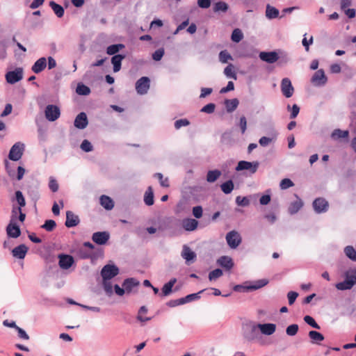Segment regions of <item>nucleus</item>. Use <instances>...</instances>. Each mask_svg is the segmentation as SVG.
<instances>
[{
	"label": "nucleus",
	"mask_w": 356,
	"mask_h": 356,
	"mask_svg": "<svg viewBox=\"0 0 356 356\" xmlns=\"http://www.w3.org/2000/svg\"><path fill=\"white\" fill-rule=\"evenodd\" d=\"M355 284H356V268L347 270L345 273V280L337 283L336 288L341 291L348 290Z\"/></svg>",
	"instance_id": "f257e3e1"
},
{
	"label": "nucleus",
	"mask_w": 356,
	"mask_h": 356,
	"mask_svg": "<svg viewBox=\"0 0 356 356\" xmlns=\"http://www.w3.org/2000/svg\"><path fill=\"white\" fill-rule=\"evenodd\" d=\"M268 283V280L267 279H261L257 281H254L252 282V284H245V285H236L234 287V290L235 291L238 292H246L249 291H254L259 289L266 285H267Z\"/></svg>",
	"instance_id": "f03ea898"
},
{
	"label": "nucleus",
	"mask_w": 356,
	"mask_h": 356,
	"mask_svg": "<svg viewBox=\"0 0 356 356\" xmlns=\"http://www.w3.org/2000/svg\"><path fill=\"white\" fill-rule=\"evenodd\" d=\"M225 239L228 246L231 249H236L242 242L241 234L236 230L227 232Z\"/></svg>",
	"instance_id": "7ed1b4c3"
},
{
	"label": "nucleus",
	"mask_w": 356,
	"mask_h": 356,
	"mask_svg": "<svg viewBox=\"0 0 356 356\" xmlns=\"http://www.w3.org/2000/svg\"><path fill=\"white\" fill-rule=\"evenodd\" d=\"M24 149V145L22 143H16L11 147L8 157L10 160L17 161H19L22 155Z\"/></svg>",
	"instance_id": "20e7f679"
},
{
	"label": "nucleus",
	"mask_w": 356,
	"mask_h": 356,
	"mask_svg": "<svg viewBox=\"0 0 356 356\" xmlns=\"http://www.w3.org/2000/svg\"><path fill=\"white\" fill-rule=\"evenodd\" d=\"M119 273V268L113 264L104 266L101 270L103 280H111Z\"/></svg>",
	"instance_id": "39448f33"
},
{
	"label": "nucleus",
	"mask_w": 356,
	"mask_h": 356,
	"mask_svg": "<svg viewBox=\"0 0 356 356\" xmlns=\"http://www.w3.org/2000/svg\"><path fill=\"white\" fill-rule=\"evenodd\" d=\"M5 76L8 83L14 84L23 79V69L18 67L13 71L8 72Z\"/></svg>",
	"instance_id": "423d86ee"
},
{
	"label": "nucleus",
	"mask_w": 356,
	"mask_h": 356,
	"mask_svg": "<svg viewBox=\"0 0 356 356\" xmlns=\"http://www.w3.org/2000/svg\"><path fill=\"white\" fill-rule=\"evenodd\" d=\"M44 114L49 121L53 122L60 117V111L57 106L50 104L47 106Z\"/></svg>",
	"instance_id": "0eeeda50"
},
{
	"label": "nucleus",
	"mask_w": 356,
	"mask_h": 356,
	"mask_svg": "<svg viewBox=\"0 0 356 356\" xmlns=\"http://www.w3.org/2000/svg\"><path fill=\"white\" fill-rule=\"evenodd\" d=\"M259 167V162H249L246 161H241L238 163L236 167V171H241L244 170H250L252 173L256 172Z\"/></svg>",
	"instance_id": "6e6552de"
},
{
	"label": "nucleus",
	"mask_w": 356,
	"mask_h": 356,
	"mask_svg": "<svg viewBox=\"0 0 356 356\" xmlns=\"http://www.w3.org/2000/svg\"><path fill=\"white\" fill-rule=\"evenodd\" d=\"M280 86L281 91L285 97L289 98L292 97L294 92V88L289 78H284L281 81Z\"/></svg>",
	"instance_id": "1a4fd4ad"
},
{
	"label": "nucleus",
	"mask_w": 356,
	"mask_h": 356,
	"mask_svg": "<svg viewBox=\"0 0 356 356\" xmlns=\"http://www.w3.org/2000/svg\"><path fill=\"white\" fill-rule=\"evenodd\" d=\"M149 88V79L148 77L143 76L136 83V89L138 94L145 95Z\"/></svg>",
	"instance_id": "9d476101"
},
{
	"label": "nucleus",
	"mask_w": 356,
	"mask_h": 356,
	"mask_svg": "<svg viewBox=\"0 0 356 356\" xmlns=\"http://www.w3.org/2000/svg\"><path fill=\"white\" fill-rule=\"evenodd\" d=\"M327 81L323 70H317L312 77L311 82L315 86H323Z\"/></svg>",
	"instance_id": "9b49d317"
},
{
	"label": "nucleus",
	"mask_w": 356,
	"mask_h": 356,
	"mask_svg": "<svg viewBox=\"0 0 356 356\" xmlns=\"http://www.w3.org/2000/svg\"><path fill=\"white\" fill-rule=\"evenodd\" d=\"M328 202L324 198H316L313 202V207L314 211L318 213H324L328 209Z\"/></svg>",
	"instance_id": "f8f14e48"
},
{
	"label": "nucleus",
	"mask_w": 356,
	"mask_h": 356,
	"mask_svg": "<svg viewBox=\"0 0 356 356\" xmlns=\"http://www.w3.org/2000/svg\"><path fill=\"white\" fill-rule=\"evenodd\" d=\"M110 238V234L107 232H97L92 234V241L98 245H104Z\"/></svg>",
	"instance_id": "ddd939ff"
},
{
	"label": "nucleus",
	"mask_w": 356,
	"mask_h": 356,
	"mask_svg": "<svg viewBox=\"0 0 356 356\" xmlns=\"http://www.w3.org/2000/svg\"><path fill=\"white\" fill-rule=\"evenodd\" d=\"M259 56L261 60L270 64L275 63L279 59L278 54L275 51H261Z\"/></svg>",
	"instance_id": "4468645a"
},
{
	"label": "nucleus",
	"mask_w": 356,
	"mask_h": 356,
	"mask_svg": "<svg viewBox=\"0 0 356 356\" xmlns=\"http://www.w3.org/2000/svg\"><path fill=\"white\" fill-rule=\"evenodd\" d=\"M6 233L9 237L16 238L21 234V230L18 225L13 222V219L6 227Z\"/></svg>",
	"instance_id": "2eb2a0df"
},
{
	"label": "nucleus",
	"mask_w": 356,
	"mask_h": 356,
	"mask_svg": "<svg viewBox=\"0 0 356 356\" xmlns=\"http://www.w3.org/2000/svg\"><path fill=\"white\" fill-rule=\"evenodd\" d=\"M58 258H59V262H58L59 266L62 269H65V270L70 268L74 261V258L72 256L67 255V254H60L58 256Z\"/></svg>",
	"instance_id": "dca6fc26"
},
{
	"label": "nucleus",
	"mask_w": 356,
	"mask_h": 356,
	"mask_svg": "<svg viewBox=\"0 0 356 356\" xmlns=\"http://www.w3.org/2000/svg\"><path fill=\"white\" fill-rule=\"evenodd\" d=\"M181 257L186 260V263L189 264L190 262H193L196 258V254L188 245L183 246Z\"/></svg>",
	"instance_id": "f3484780"
},
{
	"label": "nucleus",
	"mask_w": 356,
	"mask_h": 356,
	"mask_svg": "<svg viewBox=\"0 0 356 356\" xmlns=\"http://www.w3.org/2000/svg\"><path fill=\"white\" fill-rule=\"evenodd\" d=\"M88 124L87 115L85 113H80L75 118L74 124L79 129H85Z\"/></svg>",
	"instance_id": "a211bd4d"
},
{
	"label": "nucleus",
	"mask_w": 356,
	"mask_h": 356,
	"mask_svg": "<svg viewBox=\"0 0 356 356\" xmlns=\"http://www.w3.org/2000/svg\"><path fill=\"white\" fill-rule=\"evenodd\" d=\"M182 227L188 232L195 230L198 226V221L193 218H185L181 222Z\"/></svg>",
	"instance_id": "6ab92c4d"
},
{
	"label": "nucleus",
	"mask_w": 356,
	"mask_h": 356,
	"mask_svg": "<svg viewBox=\"0 0 356 356\" xmlns=\"http://www.w3.org/2000/svg\"><path fill=\"white\" fill-rule=\"evenodd\" d=\"M79 222L78 216L75 215L72 211H67L66 212V221L65 226L67 227H72L76 226Z\"/></svg>",
	"instance_id": "aec40b11"
},
{
	"label": "nucleus",
	"mask_w": 356,
	"mask_h": 356,
	"mask_svg": "<svg viewBox=\"0 0 356 356\" xmlns=\"http://www.w3.org/2000/svg\"><path fill=\"white\" fill-rule=\"evenodd\" d=\"M27 251H28V248L25 245L22 244V245H19L15 247L12 250V254L15 258L22 259L25 257V256L27 253Z\"/></svg>",
	"instance_id": "412c9836"
},
{
	"label": "nucleus",
	"mask_w": 356,
	"mask_h": 356,
	"mask_svg": "<svg viewBox=\"0 0 356 356\" xmlns=\"http://www.w3.org/2000/svg\"><path fill=\"white\" fill-rule=\"evenodd\" d=\"M257 327L262 334L266 335L273 334L276 330V325L274 323L258 324Z\"/></svg>",
	"instance_id": "4be33fe9"
},
{
	"label": "nucleus",
	"mask_w": 356,
	"mask_h": 356,
	"mask_svg": "<svg viewBox=\"0 0 356 356\" xmlns=\"http://www.w3.org/2000/svg\"><path fill=\"white\" fill-rule=\"evenodd\" d=\"M47 66V59L44 57H42L37 60L31 67L33 72L38 74L41 72Z\"/></svg>",
	"instance_id": "5701e85b"
},
{
	"label": "nucleus",
	"mask_w": 356,
	"mask_h": 356,
	"mask_svg": "<svg viewBox=\"0 0 356 356\" xmlns=\"http://www.w3.org/2000/svg\"><path fill=\"white\" fill-rule=\"evenodd\" d=\"M217 263L222 266V268H225L227 270H230L234 266V262L231 257L228 256H222L220 257L218 260Z\"/></svg>",
	"instance_id": "b1692460"
},
{
	"label": "nucleus",
	"mask_w": 356,
	"mask_h": 356,
	"mask_svg": "<svg viewBox=\"0 0 356 356\" xmlns=\"http://www.w3.org/2000/svg\"><path fill=\"white\" fill-rule=\"evenodd\" d=\"M138 284L139 282L136 279L128 278L124 281L122 286L124 288L126 293H129L132 291V289Z\"/></svg>",
	"instance_id": "393cba45"
},
{
	"label": "nucleus",
	"mask_w": 356,
	"mask_h": 356,
	"mask_svg": "<svg viewBox=\"0 0 356 356\" xmlns=\"http://www.w3.org/2000/svg\"><path fill=\"white\" fill-rule=\"evenodd\" d=\"M125 58V56L121 54L114 55L111 58V63L113 65V72H118L121 69V64L122 60Z\"/></svg>",
	"instance_id": "a878e982"
},
{
	"label": "nucleus",
	"mask_w": 356,
	"mask_h": 356,
	"mask_svg": "<svg viewBox=\"0 0 356 356\" xmlns=\"http://www.w3.org/2000/svg\"><path fill=\"white\" fill-rule=\"evenodd\" d=\"M99 200L100 204L106 210H111L114 207L113 200L107 195H102Z\"/></svg>",
	"instance_id": "bb28decb"
},
{
	"label": "nucleus",
	"mask_w": 356,
	"mask_h": 356,
	"mask_svg": "<svg viewBox=\"0 0 356 356\" xmlns=\"http://www.w3.org/2000/svg\"><path fill=\"white\" fill-rule=\"evenodd\" d=\"M176 282L177 280L175 278H172L163 285L161 289L163 296H168L172 293V287Z\"/></svg>",
	"instance_id": "cd10ccee"
},
{
	"label": "nucleus",
	"mask_w": 356,
	"mask_h": 356,
	"mask_svg": "<svg viewBox=\"0 0 356 356\" xmlns=\"http://www.w3.org/2000/svg\"><path fill=\"white\" fill-rule=\"evenodd\" d=\"M302 201L298 197L297 200L291 203L289 207V212L291 214H295L302 207Z\"/></svg>",
	"instance_id": "c85d7f7f"
},
{
	"label": "nucleus",
	"mask_w": 356,
	"mask_h": 356,
	"mask_svg": "<svg viewBox=\"0 0 356 356\" xmlns=\"http://www.w3.org/2000/svg\"><path fill=\"white\" fill-rule=\"evenodd\" d=\"M144 202L147 206H151L154 204V193L152 186H149L145 193Z\"/></svg>",
	"instance_id": "c756f323"
},
{
	"label": "nucleus",
	"mask_w": 356,
	"mask_h": 356,
	"mask_svg": "<svg viewBox=\"0 0 356 356\" xmlns=\"http://www.w3.org/2000/svg\"><path fill=\"white\" fill-rule=\"evenodd\" d=\"M238 100L236 98L232 99H226L225 101V105L226 110L228 113H232L237 108L238 105Z\"/></svg>",
	"instance_id": "7c9ffc66"
},
{
	"label": "nucleus",
	"mask_w": 356,
	"mask_h": 356,
	"mask_svg": "<svg viewBox=\"0 0 356 356\" xmlns=\"http://www.w3.org/2000/svg\"><path fill=\"white\" fill-rule=\"evenodd\" d=\"M221 175L219 170H209L207 175V181L209 183L215 182Z\"/></svg>",
	"instance_id": "2f4dec72"
},
{
	"label": "nucleus",
	"mask_w": 356,
	"mask_h": 356,
	"mask_svg": "<svg viewBox=\"0 0 356 356\" xmlns=\"http://www.w3.org/2000/svg\"><path fill=\"white\" fill-rule=\"evenodd\" d=\"M309 337L311 339L312 342L314 343H318L324 340V337L322 334L314 330L309 332Z\"/></svg>",
	"instance_id": "473e14b6"
},
{
	"label": "nucleus",
	"mask_w": 356,
	"mask_h": 356,
	"mask_svg": "<svg viewBox=\"0 0 356 356\" xmlns=\"http://www.w3.org/2000/svg\"><path fill=\"white\" fill-rule=\"evenodd\" d=\"M49 6L51 8L58 17H62L63 16L65 12L63 8L61 6L54 1H50Z\"/></svg>",
	"instance_id": "72a5a7b5"
},
{
	"label": "nucleus",
	"mask_w": 356,
	"mask_h": 356,
	"mask_svg": "<svg viewBox=\"0 0 356 356\" xmlns=\"http://www.w3.org/2000/svg\"><path fill=\"white\" fill-rule=\"evenodd\" d=\"M279 15V10L270 5L266 6V16L268 19H274Z\"/></svg>",
	"instance_id": "f704fd0d"
},
{
	"label": "nucleus",
	"mask_w": 356,
	"mask_h": 356,
	"mask_svg": "<svg viewBox=\"0 0 356 356\" xmlns=\"http://www.w3.org/2000/svg\"><path fill=\"white\" fill-rule=\"evenodd\" d=\"M224 72V74L227 78H232V79H234L235 80L237 79L236 74L235 70H234V66L232 63H229L224 69V72Z\"/></svg>",
	"instance_id": "c9c22d12"
},
{
	"label": "nucleus",
	"mask_w": 356,
	"mask_h": 356,
	"mask_svg": "<svg viewBox=\"0 0 356 356\" xmlns=\"http://www.w3.org/2000/svg\"><path fill=\"white\" fill-rule=\"evenodd\" d=\"M234 187V183L232 180H228L220 185V188L225 194H229L232 193Z\"/></svg>",
	"instance_id": "e433bc0d"
},
{
	"label": "nucleus",
	"mask_w": 356,
	"mask_h": 356,
	"mask_svg": "<svg viewBox=\"0 0 356 356\" xmlns=\"http://www.w3.org/2000/svg\"><path fill=\"white\" fill-rule=\"evenodd\" d=\"M124 48V45L122 44H112L107 47L106 53L108 55H115V54Z\"/></svg>",
	"instance_id": "4c0bfd02"
},
{
	"label": "nucleus",
	"mask_w": 356,
	"mask_h": 356,
	"mask_svg": "<svg viewBox=\"0 0 356 356\" xmlns=\"http://www.w3.org/2000/svg\"><path fill=\"white\" fill-rule=\"evenodd\" d=\"M229 60H233V58L227 50H222L219 53V61L221 63H227Z\"/></svg>",
	"instance_id": "58836bf2"
},
{
	"label": "nucleus",
	"mask_w": 356,
	"mask_h": 356,
	"mask_svg": "<svg viewBox=\"0 0 356 356\" xmlns=\"http://www.w3.org/2000/svg\"><path fill=\"white\" fill-rule=\"evenodd\" d=\"M76 92L80 95H88L90 93V89L83 83H79L77 85Z\"/></svg>",
	"instance_id": "ea45409f"
},
{
	"label": "nucleus",
	"mask_w": 356,
	"mask_h": 356,
	"mask_svg": "<svg viewBox=\"0 0 356 356\" xmlns=\"http://www.w3.org/2000/svg\"><path fill=\"white\" fill-rule=\"evenodd\" d=\"M228 5L227 3L224 1H218L213 6V11L214 12H226L228 10Z\"/></svg>",
	"instance_id": "a19ab883"
},
{
	"label": "nucleus",
	"mask_w": 356,
	"mask_h": 356,
	"mask_svg": "<svg viewBox=\"0 0 356 356\" xmlns=\"http://www.w3.org/2000/svg\"><path fill=\"white\" fill-rule=\"evenodd\" d=\"M346 255L353 261H356V251L353 246H346L344 249Z\"/></svg>",
	"instance_id": "79ce46f5"
},
{
	"label": "nucleus",
	"mask_w": 356,
	"mask_h": 356,
	"mask_svg": "<svg viewBox=\"0 0 356 356\" xmlns=\"http://www.w3.org/2000/svg\"><path fill=\"white\" fill-rule=\"evenodd\" d=\"M102 284L106 293L111 296L113 294V285L111 280H103Z\"/></svg>",
	"instance_id": "37998d69"
},
{
	"label": "nucleus",
	"mask_w": 356,
	"mask_h": 356,
	"mask_svg": "<svg viewBox=\"0 0 356 356\" xmlns=\"http://www.w3.org/2000/svg\"><path fill=\"white\" fill-rule=\"evenodd\" d=\"M231 38L232 41L239 42L243 39V35L240 29H236L233 31Z\"/></svg>",
	"instance_id": "c03bdc74"
},
{
	"label": "nucleus",
	"mask_w": 356,
	"mask_h": 356,
	"mask_svg": "<svg viewBox=\"0 0 356 356\" xmlns=\"http://www.w3.org/2000/svg\"><path fill=\"white\" fill-rule=\"evenodd\" d=\"M56 226V223L54 220H47L41 227L47 232H51L55 229Z\"/></svg>",
	"instance_id": "a18cd8bd"
},
{
	"label": "nucleus",
	"mask_w": 356,
	"mask_h": 356,
	"mask_svg": "<svg viewBox=\"0 0 356 356\" xmlns=\"http://www.w3.org/2000/svg\"><path fill=\"white\" fill-rule=\"evenodd\" d=\"M348 136V131H342L341 129H335L332 134V137L333 138H345Z\"/></svg>",
	"instance_id": "49530a36"
},
{
	"label": "nucleus",
	"mask_w": 356,
	"mask_h": 356,
	"mask_svg": "<svg viewBox=\"0 0 356 356\" xmlns=\"http://www.w3.org/2000/svg\"><path fill=\"white\" fill-rule=\"evenodd\" d=\"M222 275V270L217 268L211 271L209 274V279L210 281L216 280Z\"/></svg>",
	"instance_id": "de8ad7c7"
},
{
	"label": "nucleus",
	"mask_w": 356,
	"mask_h": 356,
	"mask_svg": "<svg viewBox=\"0 0 356 356\" xmlns=\"http://www.w3.org/2000/svg\"><path fill=\"white\" fill-rule=\"evenodd\" d=\"M293 182L290 179L285 178L280 181V187L282 190H286L293 186Z\"/></svg>",
	"instance_id": "09e8293b"
},
{
	"label": "nucleus",
	"mask_w": 356,
	"mask_h": 356,
	"mask_svg": "<svg viewBox=\"0 0 356 356\" xmlns=\"http://www.w3.org/2000/svg\"><path fill=\"white\" fill-rule=\"evenodd\" d=\"M298 331V325L297 324H292L289 325L286 329V333L289 336H295Z\"/></svg>",
	"instance_id": "8fccbe9b"
},
{
	"label": "nucleus",
	"mask_w": 356,
	"mask_h": 356,
	"mask_svg": "<svg viewBox=\"0 0 356 356\" xmlns=\"http://www.w3.org/2000/svg\"><path fill=\"white\" fill-rule=\"evenodd\" d=\"M236 203L238 206L247 207L250 204V200L247 197L237 196L236 197Z\"/></svg>",
	"instance_id": "3c124183"
},
{
	"label": "nucleus",
	"mask_w": 356,
	"mask_h": 356,
	"mask_svg": "<svg viewBox=\"0 0 356 356\" xmlns=\"http://www.w3.org/2000/svg\"><path fill=\"white\" fill-rule=\"evenodd\" d=\"M304 321L306 323L309 325L314 328L320 329L319 325L315 321V320L310 316H305L304 317Z\"/></svg>",
	"instance_id": "603ef678"
},
{
	"label": "nucleus",
	"mask_w": 356,
	"mask_h": 356,
	"mask_svg": "<svg viewBox=\"0 0 356 356\" xmlns=\"http://www.w3.org/2000/svg\"><path fill=\"white\" fill-rule=\"evenodd\" d=\"M15 197L17 203L19 205V207H23L26 204L25 199L23 196V194L21 191H17L15 192Z\"/></svg>",
	"instance_id": "864d4df0"
},
{
	"label": "nucleus",
	"mask_w": 356,
	"mask_h": 356,
	"mask_svg": "<svg viewBox=\"0 0 356 356\" xmlns=\"http://www.w3.org/2000/svg\"><path fill=\"white\" fill-rule=\"evenodd\" d=\"M81 149L86 152H89L92 151L93 147L90 141L84 140L81 144Z\"/></svg>",
	"instance_id": "5fc2aeb1"
},
{
	"label": "nucleus",
	"mask_w": 356,
	"mask_h": 356,
	"mask_svg": "<svg viewBox=\"0 0 356 356\" xmlns=\"http://www.w3.org/2000/svg\"><path fill=\"white\" fill-rule=\"evenodd\" d=\"M190 124L189 120L187 119H179L175 122V127L176 129H179L182 127H186Z\"/></svg>",
	"instance_id": "6e6d98bb"
},
{
	"label": "nucleus",
	"mask_w": 356,
	"mask_h": 356,
	"mask_svg": "<svg viewBox=\"0 0 356 356\" xmlns=\"http://www.w3.org/2000/svg\"><path fill=\"white\" fill-rule=\"evenodd\" d=\"M216 105L213 103L208 104L201 108V112L206 113H213L215 111Z\"/></svg>",
	"instance_id": "4d7b16f0"
},
{
	"label": "nucleus",
	"mask_w": 356,
	"mask_h": 356,
	"mask_svg": "<svg viewBox=\"0 0 356 356\" xmlns=\"http://www.w3.org/2000/svg\"><path fill=\"white\" fill-rule=\"evenodd\" d=\"M154 177H157L159 179V180L160 181V184L163 187H168L169 186L168 179V178L163 179V176L161 173H156L154 175Z\"/></svg>",
	"instance_id": "13d9d810"
},
{
	"label": "nucleus",
	"mask_w": 356,
	"mask_h": 356,
	"mask_svg": "<svg viewBox=\"0 0 356 356\" xmlns=\"http://www.w3.org/2000/svg\"><path fill=\"white\" fill-rule=\"evenodd\" d=\"M203 214V209L201 206H196L193 208V215L196 218H200Z\"/></svg>",
	"instance_id": "bf43d9fd"
},
{
	"label": "nucleus",
	"mask_w": 356,
	"mask_h": 356,
	"mask_svg": "<svg viewBox=\"0 0 356 356\" xmlns=\"http://www.w3.org/2000/svg\"><path fill=\"white\" fill-rule=\"evenodd\" d=\"M163 55H164V49H159L156 51H155L154 52V54H152V58L156 61H159L162 58Z\"/></svg>",
	"instance_id": "052dcab7"
},
{
	"label": "nucleus",
	"mask_w": 356,
	"mask_h": 356,
	"mask_svg": "<svg viewBox=\"0 0 356 356\" xmlns=\"http://www.w3.org/2000/svg\"><path fill=\"white\" fill-rule=\"evenodd\" d=\"M197 3L200 8L207 9L211 6V0H197Z\"/></svg>",
	"instance_id": "680f3d73"
},
{
	"label": "nucleus",
	"mask_w": 356,
	"mask_h": 356,
	"mask_svg": "<svg viewBox=\"0 0 356 356\" xmlns=\"http://www.w3.org/2000/svg\"><path fill=\"white\" fill-rule=\"evenodd\" d=\"M298 296V293L297 292L289 291L287 294L289 304L290 305H293L295 302Z\"/></svg>",
	"instance_id": "e2e57ef3"
},
{
	"label": "nucleus",
	"mask_w": 356,
	"mask_h": 356,
	"mask_svg": "<svg viewBox=\"0 0 356 356\" xmlns=\"http://www.w3.org/2000/svg\"><path fill=\"white\" fill-rule=\"evenodd\" d=\"M49 187L53 192H56L58 189V184L56 180L51 177L49 183Z\"/></svg>",
	"instance_id": "0e129e2a"
},
{
	"label": "nucleus",
	"mask_w": 356,
	"mask_h": 356,
	"mask_svg": "<svg viewBox=\"0 0 356 356\" xmlns=\"http://www.w3.org/2000/svg\"><path fill=\"white\" fill-rule=\"evenodd\" d=\"M272 140H273L270 138L263 136L260 138L259 143L261 146L266 147L268 146L272 142Z\"/></svg>",
	"instance_id": "69168bd1"
},
{
	"label": "nucleus",
	"mask_w": 356,
	"mask_h": 356,
	"mask_svg": "<svg viewBox=\"0 0 356 356\" xmlns=\"http://www.w3.org/2000/svg\"><path fill=\"white\" fill-rule=\"evenodd\" d=\"M16 330L18 332V337L21 339H23L24 340H29V335L26 334V332H25V330H24L22 328L19 327V326L17 327Z\"/></svg>",
	"instance_id": "338daca9"
},
{
	"label": "nucleus",
	"mask_w": 356,
	"mask_h": 356,
	"mask_svg": "<svg viewBox=\"0 0 356 356\" xmlns=\"http://www.w3.org/2000/svg\"><path fill=\"white\" fill-rule=\"evenodd\" d=\"M234 83L232 81H229L226 87H224L220 89V93H226L227 92L234 90Z\"/></svg>",
	"instance_id": "774afa93"
}]
</instances>
